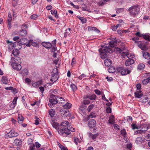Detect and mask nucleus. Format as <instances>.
Returning <instances> with one entry per match:
<instances>
[{
    "mask_svg": "<svg viewBox=\"0 0 150 150\" xmlns=\"http://www.w3.org/2000/svg\"><path fill=\"white\" fill-rule=\"evenodd\" d=\"M129 15L134 17L137 16L140 12V8L137 5H134L130 7L128 9Z\"/></svg>",
    "mask_w": 150,
    "mask_h": 150,
    "instance_id": "1",
    "label": "nucleus"
},
{
    "mask_svg": "<svg viewBox=\"0 0 150 150\" xmlns=\"http://www.w3.org/2000/svg\"><path fill=\"white\" fill-rule=\"evenodd\" d=\"M102 48L99 49V51L100 52V56L101 58L104 59L107 56V53L110 52L112 50L109 46H102Z\"/></svg>",
    "mask_w": 150,
    "mask_h": 150,
    "instance_id": "2",
    "label": "nucleus"
},
{
    "mask_svg": "<svg viewBox=\"0 0 150 150\" xmlns=\"http://www.w3.org/2000/svg\"><path fill=\"white\" fill-rule=\"evenodd\" d=\"M63 129H60L58 131V133L60 134L64 135L65 134L67 135L69 134L71 132H71H74L75 131V129L72 127H70L69 126L67 128H64Z\"/></svg>",
    "mask_w": 150,
    "mask_h": 150,
    "instance_id": "3",
    "label": "nucleus"
},
{
    "mask_svg": "<svg viewBox=\"0 0 150 150\" xmlns=\"http://www.w3.org/2000/svg\"><path fill=\"white\" fill-rule=\"evenodd\" d=\"M132 39L137 44L138 46L142 50H146V47L145 43L141 41H139V38H138L135 37L132 38Z\"/></svg>",
    "mask_w": 150,
    "mask_h": 150,
    "instance_id": "4",
    "label": "nucleus"
},
{
    "mask_svg": "<svg viewBox=\"0 0 150 150\" xmlns=\"http://www.w3.org/2000/svg\"><path fill=\"white\" fill-rule=\"evenodd\" d=\"M7 42L8 44H10L9 45V47L11 49H13V47L17 50H20L21 49L22 47L21 46L19 45V43L18 42H16L13 44L11 42L8 40L7 41Z\"/></svg>",
    "mask_w": 150,
    "mask_h": 150,
    "instance_id": "5",
    "label": "nucleus"
},
{
    "mask_svg": "<svg viewBox=\"0 0 150 150\" xmlns=\"http://www.w3.org/2000/svg\"><path fill=\"white\" fill-rule=\"evenodd\" d=\"M117 70L118 72H120L122 75H126L131 72L128 69L123 67H118L117 68Z\"/></svg>",
    "mask_w": 150,
    "mask_h": 150,
    "instance_id": "6",
    "label": "nucleus"
},
{
    "mask_svg": "<svg viewBox=\"0 0 150 150\" xmlns=\"http://www.w3.org/2000/svg\"><path fill=\"white\" fill-rule=\"evenodd\" d=\"M57 69H54L50 81L52 82H54L56 81L58 79L59 77V75L58 72L57 71Z\"/></svg>",
    "mask_w": 150,
    "mask_h": 150,
    "instance_id": "7",
    "label": "nucleus"
},
{
    "mask_svg": "<svg viewBox=\"0 0 150 150\" xmlns=\"http://www.w3.org/2000/svg\"><path fill=\"white\" fill-rule=\"evenodd\" d=\"M49 102L50 106L52 107V105H53L57 103L56 97L55 95H51L49 99Z\"/></svg>",
    "mask_w": 150,
    "mask_h": 150,
    "instance_id": "8",
    "label": "nucleus"
},
{
    "mask_svg": "<svg viewBox=\"0 0 150 150\" xmlns=\"http://www.w3.org/2000/svg\"><path fill=\"white\" fill-rule=\"evenodd\" d=\"M18 132H15L13 130H11L8 133L5 135L6 138H11L15 137L18 136Z\"/></svg>",
    "mask_w": 150,
    "mask_h": 150,
    "instance_id": "9",
    "label": "nucleus"
},
{
    "mask_svg": "<svg viewBox=\"0 0 150 150\" xmlns=\"http://www.w3.org/2000/svg\"><path fill=\"white\" fill-rule=\"evenodd\" d=\"M11 65L12 67L16 70H20L21 69V66L20 64L16 63H14L13 61V57L12 56Z\"/></svg>",
    "mask_w": 150,
    "mask_h": 150,
    "instance_id": "10",
    "label": "nucleus"
},
{
    "mask_svg": "<svg viewBox=\"0 0 150 150\" xmlns=\"http://www.w3.org/2000/svg\"><path fill=\"white\" fill-rule=\"evenodd\" d=\"M29 41L25 38H23L21 39L19 41V45L20 44L21 45H25L27 47H29V45L28 44V42Z\"/></svg>",
    "mask_w": 150,
    "mask_h": 150,
    "instance_id": "11",
    "label": "nucleus"
},
{
    "mask_svg": "<svg viewBox=\"0 0 150 150\" xmlns=\"http://www.w3.org/2000/svg\"><path fill=\"white\" fill-rule=\"evenodd\" d=\"M96 125V122L95 120L91 119L88 122V126L89 127L93 128Z\"/></svg>",
    "mask_w": 150,
    "mask_h": 150,
    "instance_id": "12",
    "label": "nucleus"
},
{
    "mask_svg": "<svg viewBox=\"0 0 150 150\" xmlns=\"http://www.w3.org/2000/svg\"><path fill=\"white\" fill-rule=\"evenodd\" d=\"M112 41L109 42V45L110 47H114L117 44V42L118 41L116 40L115 38H112Z\"/></svg>",
    "mask_w": 150,
    "mask_h": 150,
    "instance_id": "13",
    "label": "nucleus"
},
{
    "mask_svg": "<svg viewBox=\"0 0 150 150\" xmlns=\"http://www.w3.org/2000/svg\"><path fill=\"white\" fill-rule=\"evenodd\" d=\"M144 141L145 140L143 138L141 137H139L137 138L135 142L137 144H142Z\"/></svg>",
    "mask_w": 150,
    "mask_h": 150,
    "instance_id": "14",
    "label": "nucleus"
},
{
    "mask_svg": "<svg viewBox=\"0 0 150 150\" xmlns=\"http://www.w3.org/2000/svg\"><path fill=\"white\" fill-rule=\"evenodd\" d=\"M42 45L47 49H50L52 47L51 43L47 42H42L41 43Z\"/></svg>",
    "mask_w": 150,
    "mask_h": 150,
    "instance_id": "15",
    "label": "nucleus"
},
{
    "mask_svg": "<svg viewBox=\"0 0 150 150\" xmlns=\"http://www.w3.org/2000/svg\"><path fill=\"white\" fill-rule=\"evenodd\" d=\"M69 122L67 121H64L62 123L61 127V128L60 129H63V127L65 128H66V127H68L69 126Z\"/></svg>",
    "mask_w": 150,
    "mask_h": 150,
    "instance_id": "16",
    "label": "nucleus"
},
{
    "mask_svg": "<svg viewBox=\"0 0 150 150\" xmlns=\"http://www.w3.org/2000/svg\"><path fill=\"white\" fill-rule=\"evenodd\" d=\"M134 62L133 59L130 58L127 60L125 62V65L126 66H129L133 64Z\"/></svg>",
    "mask_w": 150,
    "mask_h": 150,
    "instance_id": "17",
    "label": "nucleus"
},
{
    "mask_svg": "<svg viewBox=\"0 0 150 150\" xmlns=\"http://www.w3.org/2000/svg\"><path fill=\"white\" fill-rule=\"evenodd\" d=\"M56 43V40H55L53 41L52 45V47H51V51L52 52H54L55 51H56L57 47L55 45Z\"/></svg>",
    "mask_w": 150,
    "mask_h": 150,
    "instance_id": "18",
    "label": "nucleus"
},
{
    "mask_svg": "<svg viewBox=\"0 0 150 150\" xmlns=\"http://www.w3.org/2000/svg\"><path fill=\"white\" fill-rule=\"evenodd\" d=\"M143 94L142 93L141 91H139L135 92L134 95L135 98H140L141 97Z\"/></svg>",
    "mask_w": 150,
    "mask_h": 150,
    "instance_id": "19",
    "label": "nucleus"
},
{
    "mask_svg": "<svg viewBox=\"0 0 150 150\" xmlns=\"http://www.w3.org/2000/svg\"><path fill=\"white\" fill-rule=\"evenodd\" d=\"M85 108L84 106L83 105V104H82V105L80 106L79 108V112L80 114H81L82 113L83 114L85 112Z\"/></svg>",
    "mask_w": 150,
    "mask_h": 150,
    "instance_id": "20",
    "label": "nucleus"
},
{
    "mask_svg": "<svg viewBox=\"0 0 150 150\" xmlns=\"http://www.w3.org/2000/svg\"><path fill=\"white\" fill-rule=\"evenodd\" d=\"M13 62L14 63H20L21 62V60L20 58L18 56H14L13 57Z\"/></svg>",
    "mask_w": 150,
    "mask_h": 150,
    "instance_id": "21",
    "label": "nucleus"
},
{
    "mask_svg": "<svg viewBox=\"0 0 150 150\" xmlns=\"http://www.w3.org/2000/svg\"><path fill=\"white\" fill-rule=\"evenodd\" d=\"M22 143L21 140L18 139H15L14 141V143L17 146L21 145Z\"/></svg>",
    "mask_w": 150,
    "mask_h": 150,
    "instance_id": "22",
    "label": "nucleus"
},
{
    "mask_svg": "<svg viewBox=\"0 0 150 150\" xmlns=\"http://www.w3.org/2000/svg\"><path fill=\"white\" fill-rule=\"evenodd\" d=\"M56 98L57 101V103H63L64 101V100L63 98L59 97L57 96Z\"/></svg>",
    "mask_w": 150,
    "mask_h": 150,
    "instance_id": "23",
    "label": "nucleus"
},
{
    "mask_svg": "<svg viewBox=\"0 0 150 150\" xmlns=\"http://www.w3.org/2000/svg\"><path fill=\"white\" fill-rule=\"evenodd\" d=\"M104 64L107 66H109L112 64V61L109 59H107L105 60Z\"/></svg>",
    "mask_w": 150,
    "mask_h": 150,
    "instance_id": "24",
    "label": "nucleus"
},
{
    "mask_svg": "<svg viewBox=\"0 0 150 150\" xmlns=\"http://www.w3.org/2000/svg\"><path fill=\"white\" fill-rule=\"evenodd\" d=\"M72 105L71 103L67 102L65 105H63L62 106L66 109H69L71 108Z\"/></svg>",
    "mask_w": 150,
    "mask_h": 150,
    "instance_id": "25",
    "label": "nucleus"
},
{
    "mask_svg": "<svg viewBox=\"0 0 150 150\" xmlns=\"http://www.w3.org/2000/svg\"><path fill=\"white\" fill-rule=\"evenodd\" d=\"M28 44L29 45V47L32 45L33 46L36 47L38 45V44L37 42H35L33 40H30L28 42Z\"/></svg>",
    "mask_w": 150,
    "mask_h": 150,
    "instance_id": "26",
    "label": "nucleus"
},
{
    "mask_svg": "<svg viewBox=\"0 0 150 150\" xmlns=\"http://www.w3.org/2000/svg\"><path fill=\"white\" fill-rule=\"evenodd\" d=\"M24 120L23 117L21 115H18V121L19 123H21L23 122Z\"/></svg>",
    "mask_w": 150,
    "mask_h": 150,
    "instance_id": "27",
    "label": "nucleus"
},
{
    "mask_svg": "<svg viewBox=\"0 0 150 150\" xmlns=\"http://www.w3.org/2000/svg\"><path fill=\"white\" fill-rule=\"evenodd\" d=\"M149 82H150V76L143 79L142 81V83L144 85H146Z\"/></svg>",
    "mask_w": 150,
    "mask_h": 150,
    "instance_id": "28",
    "label": "nucleus"
},
{
    "mask_svg": "<svg viewBox=\"0 0 150 150\" xmlns=\"http://www.w3.org/2000/svg\"><path fill=\"white\" fill-rule=\"evenodd\" d=\"M115 118L114 116L111 115L109 117L108 120L109 123L110 124H113L114 122Z\"/></svg>",
    "mask_w": 150,
    "mask_h": 150,
    "instance_id": "29",
    "label": "nucleus"
},
{
    "mask_svg": "<svg viewBox=\"0 0 150 150\" xmlns=\"http://www.w3.org/2000/svg\"><path fill=\"white\" fill-rule=\"evenodd\" d=\"M77 18L81 21V23L82 24L85 23L87 22V21L86 19L83 17H81L80 16H78Z\"/></svg>",
    "mask_w": 150,
    "mask_h": 150,
    "instance_id": "30",
    "label": "nucleus"
},
{
    "mask_svg": "<svg viewBox=\"0 0 150 150\" xmlns=\"http://www.w3.org/2000/svg\"><path fill=\"white\" fill-rule=\"evenodd\" d=\"M1 81L5 84H7L8 83V79L6 77L3 76L1 79Z\"/></svg>",
    "mask_w": 150,
    "mask_h": 150,
    "instance_id": "31",
    "label": "nucleus"
},
{
    "mask_svg": "<svg viewBox=\"0 0 150 150\" xmlns=\"http://www.w3.org/2000/svg\"><path fill=\"white\" fill-rule=\"evenodd\" d=\"M124 54L128 59L130 58L132 59V58H133L135 57L134 55L133 54H129L128 53H125Z\"/></svg>",
    "mask_w": 150,
    "mask_h": 150,
    "instance_id": "32",
    "label": "nucleus"
},
{
    "mask_svg": "<svg viewBox=\"0 0 150 150\" xmlns=\"http://www.w3.org/2000/svg\"><path fill=\"white\" fill-rule=\"evenodd\" d=\"M88 28L89 30H94L96 31L97 33H100V31L96 28L89 26L88 27Z\"/></svg>",
    "mask_w": 150,
    "mask_h": 150,
    "instance_id": "33",
    "label": "nucleus"
},
{
    "mask_svg": "<svg viewBox=\"0 0 150 150\" xmlns=\"http://www.w3.org/2000/svg\"><path fill=\"white\" fill-rule=\"evenodd\" d=\"M144 57L146 59H149L150 58V55L149 53L147 52H144L143 54Z\"/></svg>",
    "mask_w": 150,
    "mask_h": 150,
    "instance_id": "34",
    "label": "nucleus"
},
{
    "mask_svg": "<svg viewBox=\"0 0 150 150\" xmlns=\"http://www.w3.org/2000/svg\"><path fill=\"white\" fill-rule=\"evenodd\" d=\"M49 113L51 117H52L55 115V112L53 109H51L49 110Z\"/></svg>",
    "mask_w": 150,
    "mask_h": 150,
    "instance_id": "35",
    "label": "nucleus"
},
{
    "mask_svg": "<svg viewBox=\"0 0 150 150\" xmlns=\"http://www.w3.org/2000/svg\"><path fill=\"white\" fill-rule=\"evenodd\" d=\"M19 33L20 35L24 36L27 34V32L25 30L22 29L19 32Z\"/></svg>",
    "mask_w": 150,
    "mask_h": 150,
    "instance_id": "36",
    "label": "nucleus"
},
{
    "mask_svg": "<svg viewBox=\"0 0 150 150\" xmlns=\"http://www.w3.org/2000/svg\"><path fill=\"white\" fill-rule=\"evenodd\" d=\"M145 65L142 63L139 64L138 66V69L139 70H142L145 68Z\"/></svg>",
    "mask_w": 150,
    "mask_h": 150,
    "instance_id": "37",
    "label": "nucleus"
},
{
    "mask_svg": "<svg viewBox=\"0 0 150 150\" xmlns=\"http://www.w3.org/2000/svg\"><path fill=\"white\" fill-rule=\"evenodd\" d=\"M144 39L148 40L150 41V35L149 34H144L143 36Z\"/></svg>",
    "mask_w": 150,
    "mask_h": 150,
    "instance_id": "38",
    "label": "nucleus"
},
{
    "mask_svg": "<svg viewBox=\"0 0 150 150\" xmlns=\"http://www.w3.org/2000/svg\"><path fill=\"white\" fill-rule=\"evenodd\" d=\"M52 124L53 127L56 129H59V125L58 123L54 122L52 123Z\"/></svg>",
    "mask_w": 150,
    "mask_h": 150,
    "instance_id": "39",
    "label": "nucleus"
},
{
    "mask_svg": "<svg viewBox=\"0 0 150 150\" xmlns=\"http://www.w3.org/2000/svg\"><path fill=\"white\" fill-rule=\"evenodd\" d=\"M108 71L111 73H113L115 71V69L113 67H110L108 70Z\"/></svg>",
    "mask_w": 150,
    "mask_h": 150,
    "instance_id": "40",
    "label": "nucleus"
},
{
    "mask_svg": "<svg viewBox=\"0 0 150 150\" xmlns=\"http://www.w3.org/2000/svg\"><path fill=\"white\" fill-rule=\"evenodd\" d=\"M90 101L88 99L84 98V100L83 101V104L84 105H88L90 103Z\"/></svg>",
    "mask_w": 150,
    "mask_h": 150,
    "instance_id": "41",
    "label": "nucleus"
},
{
    "mask_svg": "<svg viewBox=\"0 0 150 150\" xmlns=\"http://www.w3.org/2000/svg\"><path fill=\"white\" fill-rule=\"evenodd\" d=\"M89 137H91L93 139H95L98 136L97 134H93L91 133L89 134Z\"/></svg>",
    "mask_w": 150,
    "mask_h": 150,
    "instance_id": "42",
    "label": "nucleus"
},
{
    "mask_svg": "<svg viewBox=\"0 0 150 150\" xmlns=\"http://www.w3.org/2000/svg\"><path fill=\"white\" fill-rule=\"evenodd\" d=\"M94 106L95 105L93 104H91L89 105L88 107L87 108L88 111V112H90Z\"/></svg>",
    "mask_w": 150,
    "mask_h": 150,
    "instance_id": "43",
    "label": "nucleus"
},
{
    "mask_svg": "<svg viewBox=\"0 0 150 150\" xmlns=\"http://www.w3.org/2000/svg\"><path fill=\"white\" fill-rule=\"evenodd\" d=\"M96 96L95 94H93L89 96V99L90 100H95L96 99Z\"/></svg>",
    "mask_w": 150,
    "mask_h": 150,
    "instance_id": "44",
    "label": "nucleus"
},
{
    "mask_svg": "<svg viewBox=\"0 0 150 150\" xmlns=\"http://www.w3.org/2000/svg\"><path fill=\"white\" fill-rule=\"evenodd\" d=\"M70 86L73 91H75L77 89L76 86L74 83L71 84Z\"/></svg>",
    "mask_w": 150,
    "mask_h": 150,
    "instance_id": "45",
    "label": "nucleus"
},
{
    "mask_svg": "<svg viewBox=\"0 0 150 150\" xmlns=\"http://www.w3.org/2000/svg\"><path fill=\"white\" fill-rule=\"evenodd\" d=\"M121 134L123 136L126 135V132L125 129H123L121 130Z\"/></svg>",
    "mask_w": 150,
    "mask_h": 150,
    "instance_id": "46",
    "label": "nucleus"
},
{
    "mask_svg": "<svg viewBox=\"0 0 150 150\" xmlns=\"http://www.w3.org/2000/svg\"><path fill=\"white\" fill-rule=\"evenodd\" d=\"M12 21L11 14L10 13H8L7 21Z\"/></svg>",
    "mask_w": 150,
    "mask_h": 150,
    "instance_id": "47",
    "label": "nucleus"
},
{
    "mask_svg": "<svg viewBox=\"0 0 150 150\" xmlns=\"http://www.w3.org/2000/svg\"><path fill=\"white\" fill-rule=\"evenodd\" d=\"M23 75L24 76L28 75V70L27 69H24L22 73Z\"/></svg>",
    "mask_w": 150,
    "mask_h": 150,
    "instance_id": "48",
    "label": "nucleus"
},
{
    "mask_svg": "<svg viewBox=\"0 0 150 150\" xmlns=\"http://www.w3.org/2000/svg\"><path fill=\"white\" fill-rule=\"evenodd\" d=\"M28 144H30L29 146V149L30 150H33L35 148V146L34 144H31L28 143Z\"/></svg>",
    "mask_w": 150,
    "mask_h": 150,
    "instance_id": "49",
    "label": "nucleus"
},
{
    "mask_svg": "<svg viewBox=\"0 0 150 150\" xmlns=\"http://www.w3.org/2000/svg\"><path fill=\"white\" fill-rule=\"evenodd\" d=\"M38 16L37 15L34 14L30 16V18L32 19L35 20L37 18Z\"/></svg>",
    "mask_w": 150,
    "mask_h": 150,
    "instance_id": "50",
    "label": "nucleus"
},
{
    "mask_svg": "<svg viewBox=\"0 0 150 150\" xmlns=\"http://www.w3.org/2000/svg\"><path fill=\"white\" fill-rule=\"evenodd\" d=\"M16 50H13L12 51V54L14 56H17L18 55V51L17 50H18L16 49Z\"/></svg>",
    "mask_w": 150,
    "mask_h": 150,
    "instance_id": "51",
    "label": "nucleus"
},
{
    "mask_svg": "<svg viewBox=\"0 0 150 150\" xmlns=\"http://www.w3.org/2000/svg\"><path fill=\"white\" fill-rule=\"evenodd\" d=\"M94 91L95 93L98 95H101L102 92L100 91L98 89H95L94 90Z\"/></svg>",
    "mask_w": 150,
    "mask_h": 150,
    "instance_id": "52",
    "label": "nucleus"
},
{
    "mask_svg": "<svg viewBox=\"0 0 150 150\" xmlns=\"http://www.w3.org/2000/svg\"><path fill=\"white\" fill-rule=\"evenodd\" d=\"M101 95H102V99L103 100L106 101L107 102H108V100L105 97V95L103 92L102 93V94Z\"/></svg>",
    "mask_w": 150,
    "mask_h": 150,
    "instance_id": "53",
    "label": "nucleus"
},
{
    "mask_svg": "<svg viewBox=\"0 0 150 150\" xmlns=\"http://www.w3.org/2000/svg\"><path fill=\"white\" fill-rule=\"evenodd\" d=\"M115 51L117 52H119L120 53H125L122 52V50H121V49L119 47H117L115 48Z\"/></svg>",
    "mask_w": 150,
    "mask_h": 150,
    "instance_id": "54",
    "label": "nucleus"
},
{
    "mask_svg": "<svg viewBox=\"0 0 150 150\" xmlns=\"http://www.w3.org/2000/svg\"><path fill=\"white\" fill-rule=\"evenodd\" d=\"M74 141L76 144H78V142L80 143L81 142V141H79V139L76 137H74Z\"/></svg>",
    "mask_w": 150,
    "mask_h": 150,
    "instance_id": "55",
    "label": "nucleus"
},
{
    "mask_svg": "<svg viewBox=\"0 0 150 150\" xmlns=\"http://www.w3.org/2000/svg\"><path fill=\"white\" fill-rule=\"evenodd\" d=\"M106 112L108 113H110L111 112V107H108L106 108Z\"/></svg>",
    "mask_w": 150,
    "mask_h": 150,
    "instance_id": "56",
    "label": "nucleus"
},
{
    "mask_svg": "<svg viewBox=\"0 0 150 150\" xmlns=\"http://www.w3.org/2000/svg\"><path fill=\"white\" fill-rule=\"evenodd\" d=\"M25 81L29 85H30L31 83L30 79L28 78H26L25 79Z\"/></svg>",
    "mask_w": 150,
    "mask_h": 150,
    "instance_id": "57",
    "label": "nucleus"
},
{
    "mask_svg": "<svg viewBox=\"0 0 150 150\" xmlns=\"http://www.w3.org/2000/svg\"><path fill=\"white\" fill-rule=\"evenodd\" d=\"M32 86L35 87H37L39 86V85L37 82H33L32 83Z\"/></svg>",
    "mask_w": 150,
    "mask_h": 150,
    "instance_id": "58",
    "label": "nucleus"
},
{
    "mask_svg": "<svg viewBox=\"0 0 150 150\" xmlns=\"http://www.w3.org/2000/svg\"><path fill=\"white\" fill-rule=\"evenodd\" d=\"M131 128L133 129H137L138 128V127L136 125L134 124H132L131 125Z\"/></svg>",
    "mask_w": 150,
    "mask_h": 150,
    "instance_id": "59",
    "label": "nucleus"
},
{
    "mask_svg": "<svg viewBox=\"0 0 150 150\" xmlns=\"http://www.w3.org/2000/svg\"><path fill=\"white\" fill-rule=\"evenodd\" d=\"M144 34H141L139 32H137L135 33L137 37H142L143 36Z\"/></svg>",
    "mask_w": 150,
    "mask_h": 150,
    "instance_id": "60",
    "label": "nucleus"
},
{
    "mask_svg": "<svg viewBox=\"0 0 150 150\" xmlns=\"http://www.w3.org/2000/svg\"><path fill=\"white\" fill-rule=\"evenodd\" d=\"M145 139L147 141H149L150 140V134L146 136Z\"/></svg>",
    "mask_w": 150,
    "mask_h": 150,
    "instance_id": "61",
    "label": "nucleus"
},
{
    "mask_svg": "<svg viewBox=\"0 0 150 150\" xmlns=\"http://www.w3.org/2000/svg\"><path fill=\"white\" fill-rule=\"evenodd\" d=\"M86 75L83 74H81L80 76H79V77H78V78L79 79H82L83 78L86 77Z\"/></svg>",
    "mask_w": 150,
    "mask_h": 150,
    "instance_id": "62",
    "label": "nucleus"
},
{
    "mask_svg": "<svg viewBox=\"0 0 150 150\" xmlns=\"http://www.w3.org/2000/svg\"><path fill=\"white\" fill-rule=\"evenodd\" d=\"M76 60L74 58H73L72 60V62H71V65L72 66H73L76 63Z\"/></svg>",
    "mask_w": 150,
    "mask_h": 150,
    "instance_id": "63",
    "label": "nucleus"
},
{
    "mask_svg": "<svg viewBox=\"0 0 150 150\" xmlns=\"http://www.w3.org/2000/svg\"><path fill=\"white\" fill-rule=\"evenodd\" d=\"M60 148L61 150H68L67 147L64 146H62V147H61Z\"/></svg>",
    "mask_w": 150,
    "mask_h": 150,
    "instance_id": "64",
    "label": "nucleus"
}]
</instances>
